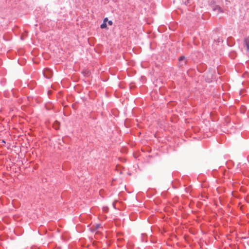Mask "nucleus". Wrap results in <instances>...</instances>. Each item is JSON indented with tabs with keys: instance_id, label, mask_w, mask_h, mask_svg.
Instances as JSON below:
<instances>
[{
	"instance_id": "f257e3e1",
	"label": "nucleus",
	"mask_w": 249,
	"mask_h": 249,
	"mask_svg": "<svg viewBox=\"0 0 249 249\" xmlns=\"http://www.w3.org/2000/svg\"><path fill=\"white\" fill-rule=\"evenodd\" d=\"M43 74L44 76L47 78H51L53 75L52 71L48 68L45 69L44 70Z\"/></svg>"
},
{
	"instance_id": "f03ea898",
	"label": "nucleus",
	"mask_w": 249,
	"mask_h": 249,
	"mask_svg": "<svg viewBox=\"0 0 249 249\" xmlns=\"http://www.w3.org/2000/svg\"><path fill=\"white\" fill-rule=\"evenodd\" d=\"M178 61H179L180 65L182 66L186 63V59L184 56H181L179 58Z\"/></svg>"
},
{
	"instance_id": "7ed1b4c3",
	"label": "nucleus",
	"mask_w": 249,
	"mask_h": 249,
	"mask_svg": "<svg viewBox=\"0 0 249 249\" xmlns=\"http://www.w3.org/2000/svg\"><path fill=\"white\" fill-rule=\"evenodd\" d=\"M244 44L247 47L248 51H249V39L248 38H245L244 39Z\"/></svg>"
},
{
	"instance_id": "20e7f679",
	"label": "nucleus",
	"mask_w": 249,
	"mask_h": 249,
	"mask_svg": "<svg viewBox=\"0 0 249 249\" xmlns=\"http://www.w3.org/2000/svg\"><path fill=\"white\" fill-rule=\"evenodd\" d=\"M53 127L55 129H58L59 128V123L57 121H55L54 122V123L53 124Z\"/></svg>"
},
{
	"instance_id": "39448f33",
	"label": "nucleus",
	"mask_w": 249,
	"mask_h": 249,
	"mask_svg": "<svg viewBox=\"0 0 249 249\" xmlns=\"http://www.w3.org/2000/svg\"><path fill=\"white\" fill-rule=\"evenodd\" d=\"M107 28V23L105 22H103V23L101 25V28L104 29Z\"/></svg>"
},
{
	"instance_id": "423d86ee",
	"label": "nucleus",
	"mask_w": 249,
	"mask_h": 249,
	"mask_svg": "<svg viewBox=\"0 0 249 249\" xmlns=\"http://www.w3.org/2000/svg\"><path fill=\"white\" fill-rule=\"evenodd\" d=\"M100 224H97V225H96L95 228H94L92 230H93V231H95V230H97V229H98V228L100 227Z\"/></svg>"
},
{
	"instance_id": "0eeeda50",
	"label": "nucleus",
	"mask_w": 249,
	"mask_h": 249,
	"mask_svg": "<svg viewBox=\"0 0 249 249\" xmlns=\"http://www.w3.org/2000/svg\"><path fill=\"white\" fill-rule=\"evenodd\" d=\"M108 24H109V25H110V26H111V25H112L113 22H112V21L111 20H109V21H108Z\"/></svg>"
},
{
	"instance_id": "6e6552de",
	"label": "nucleus",
	"mask_w": 249,
	"mask_h": 249,
	"mask_svg": "<svg viewBox=\"0 0 249 249\" xmlns=\"http://www.w3.org/2000/svg\"><path fill=\"white\" fill-rule=\"evenodd\" d=\"M108 19L107 18H105L104 20V21L103 22H105L106 23V22L107 21Z\"/></svg>"
},
{
	"instance_id": "1a4fd4ad",
	"label": "nucleus",
	"mask_w": 249,
	"mask_h": 249,
	"mask_svg": "<svg viewBox=\"0 0 249 249\" xmlns=\"http://www.w3.org/2000/svg\"><path fill=\"white\" fill-rule=\"evenodd\" d=\"M189 0H187V1H188V2H189Z\"/></svg>"
}]
</instances>
